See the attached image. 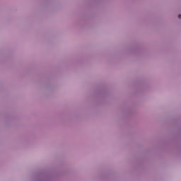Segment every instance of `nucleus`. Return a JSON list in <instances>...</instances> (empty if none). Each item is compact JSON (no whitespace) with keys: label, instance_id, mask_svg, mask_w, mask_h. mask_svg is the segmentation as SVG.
<instances>
[{"label":"nucleus","instance_id":"1","mask_svg":"<svg viewBox=\"0 0 181 181\" xmlns=\"http://www.w3.org/2000/svg\"><path fill=\"white\" fill-rule=\"evenodd\" d=\"M179 19H181V15H178Z\"/></svg>","mask_w":181,"mask_h":181}]
</instances>
